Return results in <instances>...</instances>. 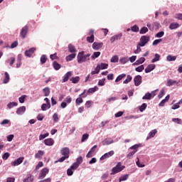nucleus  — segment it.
<instances>
[{"label":"nucleus","instance_id":"obj_61","mask_svg":"<svg viewBox=\"0 0 182 182\" xmlns=\"http://www.w3.org/2000/svg\"><path fill=\"white\" fill-rule=\"evenodd\" d=\"M105 80H106L105 78L100 80L98 81V86H105Z\"/></svg>","mask_w":182,"mask_h":182},{"label":"nucleus","instance_id":"obj_26","mask_svg":"<svg viewBox=\"0 0 182 182\" xmlns=\"http://www.w3.org/2000/svg\"><path fill=\"white\" fill-rule=\"evenodd\" d=\"M75 58H76V53H72V54H70L69 55H68L65 58V60L67 62H70L71 60H73V59H75Z\"/></svg>","mask_w":182,"mask_h":182},{"label":"nucleus","instance_id":"obj_28","mask_svg":"<svg viewBox=\"0 0 182 182\" xmlns=\"http://www.w3.org/2000/svg\"><path fill=\"white\" fill-rule=\"evenodd\" d=\"M178 28H180L178 23H171L169 26V29L171 31H173V29H177Z\"/></svg>","mask_w":182,"mask_h":182},{"label":"nucleus","instance_id":"obj_23","mask_svg":"<svg viewBox=\"0 0 182 182\" xmlns=\"http://www.w3.org/2000/svg\"><path fill=\"white\" fill-rule=\"evenodd\" d=\"M119 63L121 65H126V63H129V57H122L119 59Z\"/></svg>","mask_w":182,"mask_h":182},{"label":"nucleus","instance_id":"obj_12","mask_svg":"<svg viewBox=\"0 0 182 182\" xmlns=\"http://www.w3.org/2000/svg\"><path fill=\"white\" fill-rule=\"evenodd\" d=\"M70 153V151L69 150V148L65 147L61 149V154L62 156H64L65 157H67L69 159V154Z\"/></svg>","mask_w":182,"mask_h":182},{"label":"nucleus","instance_id":"obj_49","mask_svg":"<svg viewBox=\"0 0 182 182\" xmlns=\"http://www.w3.org/2000/svg\"><path fill=\"white\" fill-rule=\"evenodd\" d=\"M139 147H141V144H138L133 145L129 149L131 150L136 151V150H137V149H139Z\"/></svg>","mask_w":182,"mask_h":182},{"label":"nucleus","instance_id":"obj_50","mask_svg":"<svg viewBox=\"0 0 182 182\" xmlns=\"http://www.w3.org/2000/svg\"><path fill=\"white\" fill-rule=\"evenodd\" d=\"M136 72H143L144 70V65H141L135 68Z\"/></svg>","mask_w":182,"mask_h":182},{"label":"nucleus","instance_id":"obj_39","mask_svg":"<svg viewBox=\"0 0 182 182\" xmlns=\"http://www.w3.org/2000/svg\"><path fill=\"white\" fill-rule=\"evenodd\" d=\"M16 106H18V102H9L7 105V107H9V109H12V107H16Z\"/></svg>","mask_w":182,"mask_h":182},{"label":"nucleus","instance_id":"obj_20","mask_svg":"<svg viewBox=\"0 0 182 182\" xmlns=\"http://www.w3.org/2000/svg\"><path fill=\"white\" fill-rule=\"evenodd\" d=\"M16 60V59L15 58V57H11L7 60H6V65H9L10 66H14V63H15Z\"/></svg>","mask_w":182,"mask_h":182},{"label":"nucleus","instance_id":"obj_42","mask_svg":"<svg viewBox=\"0 0 182 182\" xmlns=\"http://www.w3.org/2000/svg\"><path fill=\"white\" fill-rule=\"evenodd\" d=\"M126 76V74H121L119 75L115 80V82L117 83L118 82H120L122 79H124V77Z\"/></svg>","mask_w":182,"mask_h":182},{"label":"nucleus","instance_id":"obj_15","mask_svg":"<svg viewBox=\"0 0 182 182\" xmlns=\"http://www.w3.org/2000/svg\"><path fill=\"white\" fill-rule=\"evenodd\" d=\"M27 33H28V27L25 26L24 27L22 28L20 35L23 38V39H25Z\"/></svg>","mask_w":182,"mask_h":182},{"label":"nucleus","instance_id":"obj_48","mask_svg":"<svg viewBox=\"0 0 182 182\" xmlns=\"http://www.w3.org/2000/svg\"><path fill=\"white\" fill-rule=\"evenodd\" d=\"M53 119L55 123H58L59 122V115H58V113L53 114Z\"/></svg>","mask_w":182,"mask_h":182},{"label":"nucleus","instance_id":"obj_17","mask_svg":"<svg viewBox=\"0 0 182 182\" xmlns=\"http://www.w3.org/2000/svg\"><path fill=\"white\" fill-rule=\"evenodd\" d=\"M72 77V71L68 72L63 77V83H66L68 80H69V77Z\"/></svg>","mask_w":182,"mask_h":182},{"label":"nucleus","instance_id":"obj_29","mask_svg":"<svg viewBox=\"0 0 182 182\" xmlns=\"http://www.w3.org/2000/svg\"><path fill=\"white\" fill-rule=\"evenodd\" d=\"M80 80V77H79V76L72 77L70 79V81L74 84L79 83Z\"/></svg>","mask_w":182,"mask_h":182},{"label":"nucleus","instance_id":"obj_62","mask_svg":"<svg viewBox=\"0 0 182 182\" xmlns=\"http://www.w3.org/2000/svg\"><path fill=\"white\" fill-rule=\"evenodd\" d=\"M163 96H164V88H162L158 95L159 99H161V97H163Z\"/></svg>","mask_w":182,"mask_h":182},{"label":"nucleus","instance_id":"obj_11","mask_svg":"<svg viewBox=\"0 0 182 182\" xmlns=\"http://www.w3.org/2000/svg\"><path fill=\"white\" fill-rule=\"evenodd\" d=\"M141 75H136L134 78V85L135 86H140L141 85Z\"/></svg>","mask_w":182,"mask_h":182},{"label":"nucleus","instance_id":"obj_51","mask_svg":"<svg viewBox=\"0 0 182 182\" xmlns=\"http://www.w3.org/2000/svg\"><path fill=\"white\" fill-rule=\"evenodd\" d=\"M147 109V104L143 103L140 107H139V111L140 112H144V109Z\"/></svg>","mask_w":182,"mask_h":182},{"label":"nucleus","instance_id":"obj_2","mask_svg":"<svg viewBox=\"0 0 182 182\" xmlns=\"http://www.w3.org/2000/svg\"><path fill=\"white\" fill-rule=\"evenodd\" d=\"M124 168H126V166H122V163L118 162L116 166L112 168L111 175L112 176L113 174H117V173H120V171H123Z\"/></svg>","mask_w":182,"mask_h":182},{"label":"nucleus","instance_id":"obj_41","mask_svg":"<svg viewBox=\"0 0 182 182\" xmlns=\"http://www.w3.org/2000/svg\"><path fill=\"white\" fill-rule=\"evenodd\" d=\"M149 32V28L147 27H142L139 31L141 35H144V33H147Z\"/></svg>","mask_w":182,"mask_h":182},{"label":"nucleus","instance_id":"obj_7","mask_svg":"<svg viewBox=\"0 0 182 182\" xmlns=\"http://www.w3.org/2000/svg\"><path fill=\"white\" fill-rule=\"evenodd\" d=\"M114 154V151H110L107 153H105L104 155H102L100 157V160H106V159H109V157H112V156H113Z\"/></svg>","mask_w":182,"mask_h":182},{"label":"nucleus","instance_id":"obj_9","mask_svg":"<svg viewBox=\"0 0 182 182\" xmlns=\"http://www.w3.org/2000/svg\"><path fill=\"white\" fill-rule=\"evenodd\" d=\"M92 49H94L95 50H99V49H102V48L103 47V43H97V42H95L92 43Z\"/></svg>","mask_w":182,"mask_h":182},{"label":"nucleus","instance_id":"obj_60","mask_svg":"<svg viewBox=\"0 0 182 182\" xmlns=\"http://www.w3.org/2000/svg\"><path fill=\"white\" fill-rule=\"evenodd\" d=\"M131 31H132V32H139V26L137 25H134L131 28Z\"/></svg>","mask_w":182,"mask_h":182},{"label":"nucleus","instance_id":"obj_58","mask_svg":"<svg viewBox=\"0 0 182 182\" xmlns=\"http://www.w3.org/2000/svg\"><path fill=\"white\" fill-rule=\"evenodd\" d=\"M48 136H49V133H46L44 134H41L39 136V140H43V139H46V137H48Z\"/></svg>","mask_w":182,"mask_h":182},{"label":"nucleus","instance_id":"obj_46","mask_svg":"<svg viewBox=\"0 0 182 182\" xmlns=\"http://www.w3.org/2000/svg\"><path fill=\"white\" fill-rule=\"evenodd\" d=\"M111 62L112 63H117V62H119V56L117 55L112 56L111 58Z\"/></svg>","mask_w":182,"mask_h":182},{"label":"nucleus","instance_id":"obj_1","mask_svg":"<svg viewBox=\"0 0 182 182\" xmlns=\"http://www.w3.org/2000/svg\"><path fill=\"white\" fill-rule=\"evenodd\" d=\"M77 63H85L87 60H90V54L85 55V51L78 53L77 56Z\"/></svg>","mask_w":182,"mask_h":182},{"label":"nucleus","instance_id":"obj_16","mask_svg":"<svg viewBox=\"0 0 182 182\" xmlns=\"http://www.w3.org/2000/svg\"><path fill=\"white\" fill-rule=\"evenodd\" d=\"M23 161V157H20L13 162H11V166H19V164H21V163Z\"/></svg>","mask_w":182,"mask_h":182},{"label":"nucleus","instance_id":"obj_47","mask_svg":"<svg viewBox=\"0 0 182 182\" xmlns=\"http://www.w3.org/2000/svg\"><path fill=\"white\" fill-rule=\"evenodd\" d=\"M172 122H173V123H177V124H182V120L179 118H173Z\"/></svg>","mask_w":182,"mask_h":182},{"label":"nucleus","instance_id":"obj_38","mask_svg":"<svg viewBox=\"0 0 182 182\" xmlns=\"http://www.w3.org/2000/svg\"><path fill=\"white\" fill-rule=\"evenodd\" d=\"M43 92H44V96L48 97L49 95H50V90L49 87H46L43 90Z\"/></svg>","mask_w":182,"mask_h":182},{"label":"nucleus","instance_id":"obj_8","mask_svg":"<svg viewBox=\"0 0 182 182\" xmlns=\"http://www.w3.org/2000/svg\"><path fill=\"white\" fill-rule=\"evenodd\" d=\"M107 68H109V64L101 63L100 65H97V72H100V69L103 70L105 69H107Z\"/></svg>","mask_w":182,"mask_h":182},{"label":"nucleus","instance_id":"obj_64","mask_svg":"<svg viewBox=\"0 0 182 182\" xmlns=\"http://www.w3.org/2000/svg\"><path fill=\"white\" fill-rule=\"evenodd\" d=\"M176 19H178L179 21H182V14H176L175 15Z\"/></svg>","mask_w":182,"mask_h":182},{"label":"nucleus","instance_id":"obj_4","mask_svg":"<svg viewBox=\"0 0 182 182\" xmlns=\"http://www.w3.org/2000/svg\"><path fill=\"white\" fill-rule=\"evenodd\" d=\"M49 173V169L48 168H43L38 176V180H43L46 177V175Z\"/></svg>","mask_w":182,"mask_h":182},{"label":"nucleus","instance_id":"obj_59","mask_svg":"<svg viewBox=\"0 0 182 182\" xmlns=\"http://www.w3.org/2000/svg\"><path fill=\"white\" fill-rule=\"evenodd\" d=\"M9 123H11V121L9 119H4L0 124L1 126H4V124H9Z\"/></svg>","mask_w":182,"mask_h":182},{"label":"nucleus","instance_id":"obj_14","mask_svg":"<svg viewBox=\"0 0 182 182\" xmlns=\"http://www.w3.org/2000/svg\"><path fill=\"white\" fill-rule=\"evenodd\" d=\"M155 69H156V65L154 64L148 65V66L145 69V73H150V72L154 70Z\"/></svg>","mask_w":182,"mask_h":182},{"label":"nucleus","instance_id":"obj_36","mask_svg":"<svg viewBox=\"0 0 182 182\" xmlns=\"http://www.w3.org/2000/svg\"><path fill=\"white\" fill-rule=\"evenodd\" d=\"M45 154V152L43 151H38L37 154H35L36 159H41L42 156Z\"/></svg>","mask_w":182,"mask_h":182},{"label":"nucleus","instance_id":"obj_57","mask_svg":"<svg viewBox=\"0 0 182 182\" xmlns=\"http://www.w3.org/2000/svg\"><path fill=\"white\" fill-rule=\"evenodd\" d=\"M25 99H26V95H22L18 98V101L20 103H25Z\"/></svg>","mask_w":182,"mask_h":182},{"label":"nucleus","instance_id":"obj_10","mask_svg":"<svg viewBox=\"0 0 182 182\" xmlns=\"http://www.w3.org/2000/svg\"><path fill=\"white\" fill-rule=\"evenodd\" d=\"M25 112H26V107L22 106L17 109L16 113L18 116H22V114H23L25 113Z\"/></svg>","mask_w":182,"mask_h":182},{"label":"nucleus","instance_id":"obj_13","mask_svg":"<svg viewBox=\"0 0 182 182\" xmlns=\"http://www.w3.org/2000/svg\"><path fill=\"white\" fill-rule=\"evenodd\" d=\"M36 50V48H31L29 50H27L25 51V56H27V58H31L32 55H33V53Z\"/></svg>","mask_w":182,"mask_h":182},{"label":"nucleus","instance_id":"obj_25","mask_svg":"<svg viewBox=\"0 0 182 182\" xmlns=\"http://www.w3.org/2000/svg\"><path fill=\"white\" fill-rule=\"evenodd\" d=\"M68 50L70 53H76L77 52L76 48L72 44L68 45Z\"/></svg>","mask_w":182,"mask_h":182},{"label":"nucleus","instance_id":"obj_55","mask_svg":"<svg viewBox=\"0 0 182 182\" xmlns=\"http://www.w3.org/2000/svg\"><path fill=\"white\" fill-rule=\"evenodd\" d=\"M9 156H11V154H10L9 152H6V153L4 154V155L2 156L3 160H8V159H9Z\"/></svg>","mask_w":182,"mask_h":182},{"label":"nucleus","instance_id":"obj_45","mask_svg":"<svg viewBox=\"0 0 182 182\" xmlns=\"http://www.w3.org/2000/svg\"><path fill=\"white\" fill-rule=\"evenodd\" d=\"M53 66L54 68V69L55 70H59V69H60V65L59 63H58V62L56 61H54L53 63Z\"/></svg>","mask_w":182,"mask_h":182},{"label":"nucleus","instance_id":"obj_34","mask_svg":"<svg viewBox=\"0 0 182 182\" xmlns=\"http://www.w3.org/2000/svg\"><path fill=\"white\" fill-rule=\"evenodd\" d=\"M132 79H133V77H132V75H128L127 76L126 80H124L123 83H124V85H127V83H130V82H132Z\"/></svg>","mask_w":182,"mask_h":182},{"label":"nucleus","instance_id":"obj_54","mask_svg":"<svg viewBox=\"0 0 182 182\" xmlns=\"http://www.w3.org/2000/svg\"><path fill=\"white\" fill-rule=\"evenodd\" d=\"M75 103L77 106H79L80 105V103H83V99H82V97H78L75 100Z\"/></svg>","mask_w":182,"mask_h":182},{"label":"nucleus","instance_id":"obj_63","mask_svg":"<svg viewBox=\"0 0 182 182\" xmlns=\"http://www.w3.org/2000/svg\"><path fill=\"white\" fill-rule=\"evenodd\" d=\"M79 167V164H77L76 162L73 163V165L70 166V168L73 170H76Z\"/></svg>","mask_w":182,"mask_h":182},{"label":"nucleus","instance_id":"obj_32","mask_svg":"<svg viewBox=\"0 0 182 182\" xmlns=\"http://www.w3.org/2000/svg\"><path fill=\"white\" fill-rule=\"evenodd\" d=\"M4 75H5V77L4 79L3 83H4V84L9 83V79H10L9 74L8 73V72H5Z\"/></svg>","mask_w":182,"mask_h":182},{"label":"nucleus","instance_id":"obj_19","mask_svg":"<svg viewBox=\"0 0 182 182\" xmlns=\"http://www.w3.org/2000/svg\"><path fill=\"white\" fill-rule=\"evenodd\" d=\"M55 143V141H53V139L48 138L44 140V144L46 146H53V144Z\"/></svg>","mask_w":182,"mask_h":182},{"label":"nucleus","instance_id":"obj_30","mask_svg":"<svg viewBox=\"0 0 182 182\" xmlns=\"http://www.w3.org/2000/svg\"><path fill=\"white\" fill-rule=\"evenodd\" d=\"M176 59H177V56H176V55H168L166 57V60L168 62H174V60H176Z\"/></svg>","mask_w":182,"mask_h":182},{"label":"nucleus","instance_id":"obj_21","mask_svg":"<svg viewBox=\"0 0 182 182\" xmlns=\"http://www.w3.org/2000/svg\"><path fill=\"white\" fill-rule=\"evenodd\" d=\"M173 85H178V82H177V80H174L171 79H169L167 80L166 86L170 87V86H173Z\"/></svg>","mask_w":182,"mask_h":182},{"label":"nucleus","instance_id":"obj_6","mask_svg":"<svg viewBox=\"0 0 182 182\" xmlns=\"http://www.w3.org/2000/svg\"><path fill=\"white\" fill-rule=\"evenodd\" d=\"M99 90V87L97 86H95L94 87L89 88L88 90L87 91V93L82 96V97H87V95L95 93V92H97Z\"/></svg>","mask_w":182,"mask_h":182},{"label":"nucleus","instance_id":"obj_5","mask_svg":"<svg viewBox=\"0 0 182 182\" xmlns=\"http://www.w3.org/2000/svg\"><path fill=\"white\" fill-rule=\"evenodd\" d=\"M95 31L93 29L90 30L89 35L90 36L87 37V42L89 43H93L95 42Z\"/></svg>","mask_w":182,"mask_h":182},{"label":"nucleus","instance_id":"obj_31","mask_svg":"<svg viewBox=\"0 0 182 182\" xmlns=\"http://www.w3.org/2000/svg\"><path fill=\"white\" fill-rule=\"evenodd\" d=\"M50 107V104H43L41 105V110H43V112H46V110H48Z\"/></svg>","mask_w":182,"mask_h":182},{"label":"nucleus","instance_id":"obj_3","mask_svg":"<svg viewBox=\"0 0 182 182\" xmlns=\"http://www.w3.org/2000/svg\"><path fill=\"white\" fill-rule=\"evenodd\" d=\"M149 41H150V37L146 36H142L140 38L138 46L143 48V46H146V45L149 43Z\"/></svg>","mask_w":182,"mask_h":182},{"label":"nucleus","instance_id":"obj_22","mask_svg":"<svg viewBox=\"0 0 182 182\" xmlns=\"http://www.w3.org/2000/svg\"><path fill=\"white\" fill-rule=\"evenodd\" d=\"M102 143L103 146H109V144H112V143H114V141H113V139H106L104 141H102Z\"/></svg>","mask_w":182,"mask_h":182},{"label":"nucleus","instance_id":"obj_24","mask_svg":"<svg viewBox=\"0 0 182 182\" xmlns=\"http://www.w3.org/2000/svg\"><path fill=\"white\" fill-rule=\"evenodd\" d=\"M156 134H157V129L151 130L149 133L147 139H153V137H154V136H156Z\"/></svg>","mask_w":182,"mask_h":182},{"label":"nucleus","instance_id":"obj_44","mask_svg":"<svg viewBox=\"0 0 182 182\" xmlns=\"http://www.w3.org/2000/svg\"><path fill=\"white\" fill-rule=\"evenodd\" d=\"M100 56V52H94L93 55L91 56L92 59L95 60V59L99 58Z\"/></svg>","mask_w":182,"mask_h":182},{"label":"nucleus","instance_id":"obj_40","mask_svg":"<svg viewBox=\"0 0 182 182\" xmlns=\"http://www.w3.org/2000/svg\"><path fill=\"white\" fill-rule=\"evenodd\" d=\"M23 182H32V181H33V176L28 175V176L27 178H26L25 179H23Z\"/></svg>","mask_w":182,"mask_h":182},{"label":"nucleus","instance_id":"obj_53","mask_svg":"<svg viewBox=\"0 0 182 182\" xmlns=\"http://www.w3.org/2000/svg\"><path fill=\"white\" fill-rule=\"evenodd\" d=\"M46 55H43L41 57V63L42 65H43V63H46Z\"/></svg>","mask_w":182,"mask_h":182},{"label":"nucleus","instance_id":"obj_37","mask_svg":"<svg viewBox=\"0 0 182 182\" xmlns=\"http://www.w3.org/2000/svg\"><path fill=\"white\" fill-rule=\"evenodd\" d=\"M159 60H160V55L156 53L152 59L151 63H156V62H159Z\"/></svg>","mask_w":182,"mask_h":182},{"label":"nucleus","instance_id":"obj_52","mask_svg":"<svg viewBox=\"0 0 182 182\" xmlns=\"http://www.w3.org/2000/svg\"><path fill=\"white\" fill-rule=\"evenodd\" d=\"M129 61L131 62V63H133L134 62H136V59H137L136 55H132V57L128 58Z\"/></svg>","mask_w":182,"mask_h":182},{"label":"nucleus","instance_id":"obj_56","mask_svg":"<svg viewBox=\"0 0 182 182\" xmlns=\"http://www.w3.org/2000/svg\"><path fill=\"white\" fill-rule=\"evenodd\" d=\"M89 139V134H84L82 136L81 141L83 143L85 140H87Z\"/></svg>","mask_w":182,"mask_h":182},{"label":"nucleus","instance_id":"obj_35","mask_svg":"<svg viewBox=\"0 0 182 182\" xmlns=\"http://www.w3.org/2000/svg\"><path fill=\"white\" fill-rule=\"evenodd\" d=\"M142 99L143 100H151V94H150V92H146Z\"/></svg>","mask_w":182,"mask_h":182},{"label":"nucleus","instance_id":"obj_27","mask_svg":"<svg viewBox=\"0 0 182 182\" xmlns=\"http://www.w3.org/2000/svg\"><path fill=\"white\" fill-rule=\"evenodd\" d=\"M146 62V58L144 57H141L139 60H137L133 65H141L142 63H144Z\"/></svg>","mask_w":182,"mask_h":182},{"label":"nucleus","instance_id":"obj_43","mask_svg":"<svg viewBox=\"0 0 182 182\" xmlns=\"http://www.w3.org/2000/svg\"><path fill=\"white\" fill-rule=\"evenodd\" d=\"M127 178H129V174H125L119 178V182L126 181V180H127Z\"/></svg>","mask_w":182,"mask_h":182},{"label":"nucleus","instance_id":"obj_33","mask_svg":"<svg viewBox=\"0 0 182 182\" xmlns=\"http://www.w3.org/2000/svg\"><path fill=\"white\" fill-rule=\"evenodd\" d=\"M136 153H137V150L132 151L129 152L127 155V158H128L129 160H132V159H133V156H134L136 154Z\"/></svg>","mask_w":182,"mask_h":182},{"label":"nucleus","instance_id":"obj_18","mask_svg":"<svg viewBox=\"0 0 182 182\" xmlns=\"http://www.w3.org/2000/svg\"><path fill=\"white\" fill-rule=\"evenodd\" d=\"M170 100V95H168L165 99L162 100L161 102L159 104V106L161 107H164V105L167 103V101Z\"/></svg>","mask_w":182,"mask_h":182}]
</instances>
